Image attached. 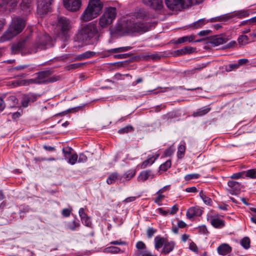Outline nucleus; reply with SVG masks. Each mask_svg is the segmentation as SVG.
I'll use <instances>...</instances> for the list:
<instances>
[{"instance_id":"1","label":"nucleus","mask_w":256,"mask_h":256,"mask_svg":"<svg viewBox=\"0 0 256 256\" xmlns=\"http://www.w3.org/2000/svg\"><path fill=\"white\" fill-rule=\"evenodd\" d=\"M147 16L145 11L140 10L136 12L134 16H128L122 19L118 27V30L124 34L131 32H144L148 30V24L136 21L138 18H143Z\"/></svg>"},{"instance_id":"2","label":"nucleus","mask_w":256,"mask_h":256,"mask_svg":"<svg viewBox=\"0 0 256 256\" xmlns=\"http://www.w3.org/2000/svg\"><path fill=\"white\" fill-rule=\"evenodd\" d=\"M99 30L94 22L89 23L84 26L74 38L75 42L82 44H94L98 41Z\"/></svg>"},{"instance_id":"3","label":"nucleus","mask_w":256,"mask_h":256,"mask_svg":"<svg viewBox=\"0 0 256 256\" xmlns=\"http://www.w3.org/2000/svg\"><path fill=\"white\" fill-rule=\"evenodd\" d=\"M26 26L25 20L20 17L14 18L8 29L0 38V42L8 40L20 34Z\"/></svg>"},{"instance_id":"4","label":"nucleus","mask_w":256,"mask_h":256,"mask_svg":"<svg viewBox=\"0 0 256 256\" xmlns=\"http://www.w3.org/2000/svg\"><path fill=\"white\" fill-rule=\"evenodd\" d=\"M103 5L100 0H90L88 4L80 16L83 22H88L100 14Z\"/></svg>"},{"instance_id":"5","label":"nucleus","mask_w":256,"mask_h":256,"mask_svg":"<svg viewBox=\"0 0 256 256\" xmlns=\"http://www.w3.org/2000/svg\"><path fill=\"white\" fill-rule=\"evenodd\" d=\"M117 15L116 9L114 7H108L98 19L100 30L104 29L110 26L116 19Z\"/></svg>"},{"instance_id":"6","label":"nucleus","mask_w":256,"mask_h":256,"mask_svg":"<svg viewBox=\"0 0 256 256\" xmlns=\"http://www.w3.org/2000/svg\"><path fill=\"white\" fill-rule=\"evenodd\" d=\"M18 0H0V7L7 8L10 6V10H12L16 6ZM32 0H22L20 6L24 11H30Z\"/></svg>"},{"instance_id":"7","label":"nucleus","mask_w":256,"mask_h":256,"mask_svg":"<svg viewBox=\"0 0 256 256\" xmlns=\"http://www.w3.org/2000/svg\"><path fill=\"white\" fill-rule=\"evenodd\" d=\"M167 7L172 10H180L192 5V0H165Z\"/></svg>"},{"instance_id":"8","label":"nucleus","mask_w":256,"mask_h":256,"mask_svg":"<svg viewBox=\"0 0 256 256\" xmlns=\"http://www.w3.org/2000/svg\"><path fill=\"white\" fill-rule=\"evenodd\" d=\"M70 28L71 25L69 20L65 17L58 18L56 29L58 34L66 36Z\"/></svg>"},{"instance_id":"9","label":"nucleus","mask_w":256,"mask_h":256,"mask_svg":"<svg viewBox=\"0 0 256 256\" xmlns=\"http://www.w3.org/2000/svg\"><path fill=\"white\" fill-rule=\"evenodd\" d=\"M52 72L50 70L42 71L37 74L38 84L54 82L60 79L59 76H51Z\"/></svg>"},{"instance_id":"10","label":"nucleus","mask_w":256,"mask_h":256,"mask_svg":"<svg viewBox=\"0 0 256 256\" xmlns=\"http://www.w3.org/2000/svg\"><path fill=\"white\" fill-rule=\"evenodd\" d=\"M52 38L48 34H44L36 41L34 46L37 49L44 50L53 46Z\"/></svg>"},{"instance_id":"11","label":"nucleus","mask_w":256,"mask_h":256,"mask_svg":"<svg viewBox=\"0 0 256 256\" xmlns=\"http://www.w3.org/2000/svg\"><path fill=\"white\" fill-rule=\"evenodd\" d=\"M53 0H37L38 12L42 15L46 14L50 9Z\"/></svg>"},{"instance_id":"12","label":"nucleus","mask_w":256,"mask_h":256,"mask_svg":"<svg viewBox=\"0 0 256 256\" xmlns=\"http://www.w3.org/2000/svg\"><path fill=\"white\" fill-rule=\"evenodd\" d=\"M64 7L68 11L76 12L82 6L81 0H63Z\"/></svg>"},{"instance_id":"13","label":"nucleus","mask_w":256,"mask_h":256,"mask_svg":"<svg viewBox=\"0 0 256 256\" xmlns=\"http://www.w3.org/2000/svg\"><path fill=\"white\" fill-rule=\"evenodd\" d=\"M228 188H227V190L232 195L239 194L242 187L241 184L232 180L228 181Z\"/></svg>"},{"instance_id":"14","label":"nucleus","mask_w":256,"mask_h":256,"mask_svg":"<svg viewBox=\"0 0 256 256\" xmlns=\"http://www.w3.org/2000/svg\"><path fill=\"white\" fill-rule=\"evenodd\" d=\"M28 37L22 38L16 44H14L12 46V52L14 54H16L20 52L25 47Z\"/></svg>"},{"instance_id":"15","label":"nucleus","mask_w":256,"mask_h":256,"mask_svg":"<svg viewBox=\"0 0 256 256\" xmlns=\"http://www.w3.org/2000/svg\"><path fill=\"white\" fill-rule=\"evenodd\" d=\"M208 220L210 221L211 225L216 228H221L225 226L224 221L218 216H210Z\"/></svg>"},{"instance_id":"16","label":"nucleus","mask_w":256,"mask_h":256,"mask_svg":"<svg viewBox=\"0 0 256 256\" xmlns=\"http://www.w3.org/2000/svg\"><path fill=\"white\" fill-rule=\"evenodd\" d=\"M202 214V210L198 206H192L190 208L186 214L187 218L191 219L194 216H200Z\"/></svg>"},{"instance_id":"17","label":"nucleus","mask_w":256,"mask_h":256,"mask_svg":"<svg viewBox=\"0 0 256 256\" xmlns=\"http://www.w3.org/2000/svg\"><path fill=\"white\" fill-rule=\"evenodd\" d=\"M37 100V96L33 94H28L24 95L22 100V105L24 108H26L28 105L34 102Z\"/></svg>"},{"instance_id":"18","label":"nucleus","mask_w":256,"mask_h":256,"mask_svg":"<svg viewBox=\"0 0 256 256\" xmlns=\"http://www.w3.org/2000/svg\"><path fill=\"white\" fill-rule=\"evenodd\" d=\"M143 2L155 10H160L163 7L162 0H143Z\"/></svg>"},{"instance_id":"19","label":"nucleus","mask_w":256,"mask_h":256,"mask_svg":"<svg viewBox=\"0 0 256 256\" xmlns=\"http://www.w3.org/2000/svg\"><path fill=\"white\" fill-rule=\"evenodd\" d=\"M175 245L176 244L174 242H166L162 250V254H169L174 250Z\"/></svg>"},{"instance_id":"20","label":"nucleus","mask_w":256,"mask_h":256,"mask_svg":"<svg viewBox=\"0 0 256 256\" xmlns=\"http://www.w3.org/2000/svg\"><path fill=\"white\" fill-rule=\"evenodd\" d=\"M218 253L220 255L225 256L232 251V248L226 244H220L217 248Z\"/></svg>"},{"instance_id":"21","label":"nucleus","mask_w":256,"mask_h":256,"mask_svg":"<svg viewBox=\"0 0 256 256\" xmlns=\"http://www.w3.org/2000/svg\"><path fill=\"white\" fill-rule=\"evenodd\" d=\"M209 22H212L211 20H206L205 18L200 19L191 24L190 27L194 29L199 28Z\"/></svg>"},{"instance_id":"22","label":"nucleus","mask_w":256,"mask_h":256,"mask_svg":"<svg viewBox=\"0 0 256 256\" xmlns=\"http://www.w3.org/2000/svg\"><path fill=\"white\" fill-rule=\"evenodd\" d=\"M210 110V108L208 107H203L198 109L196 112H194L192 116L194 117L202 116L207 113H208Z\"/></svg>"},{"instance_id":"23","label":"nucleus","mask_w":256,"mask_h":256,"mask_svg":"<svg viewBox=\"0 0 256 256\" xmlns=\"http://www.w3.org/2000/svg\"><path fill=\"white\" fill-rule=\"evenodd\" d=\"M80 226V224L78 220H74L72 222H68L66 224V228L71 230L74 231L76 228H78Z\"/></svg>"},{"instance_id":"24","label":"nucleus","mask_w":256,"mask_h":256,"mask_svg":"<svg viewBox=\"0 0 256 256\" xmlns=\"http://www.w3.org/2000/svg\"><path fill=\"white\" fill-rule=\"evenodd\" d=\"M152 172L150 170H146L142 172L138 177V182H144L148 179L151 175Z\"/></svg>"},{"instance_id":"25","label":"nucleus","mask_w":256,"mask_h":256,"mask_svg":"<svg viewBox=\"0 0 256 256\" xmlns=\"http://www.w3.org/2000/svg\"><path fill=\"white\" fill-rule=\"evenodd\" d=\"M132 47L130 46L120 47L118 48H112L107 50V52L110 53H120L128 51L132 49Z\"/></svg>"},{"instance_id":"26","label":"nucleus","mask_w":256,"mask_h":256,"mask_svg":"<svg viewBox=\"0 0 256 256\" xmlns=\"http://www.w3.org/2000/svg\"><path fill=\"white\" fill-rule=\"evenodd\" d=\"M8 104L10 108H14L18 103V100L15 96L12 95L6 98Z\"/></svg>"},{"instance_id":"27","label":"nucleus","mask_w":256,"mask_h":256,"mask_svg":"<svg viewBox=\"0 0 256 256\" xmlns=\"http://www.w3.org/2000/svg\"><path fill=\"white\" fill-rule=\"evenodd\" d=\"M234 17V15L232 14H228L224 16H222L220 17L217 18H212L211 19L212 22L216 21H227Z\"/></svg>"},{"instance_id":"28","label":"nucleus","mask_w":256,"mask_h":256,"mask_svg":"<svg viewBox=\"0 0 256 256\" xmlns=\"http://www.w3.org/2000/svg\"><path fill=\"white\" fill-rule=\"evenodd\" d=\"M154 242L155 248L157 250H158L162 248L163 245L164 246L166 242L164 241V238L157 236L154 238Z\"/></svg>"},{"instance_id":"29","label":"nucleus","mask_w":256,"mask_h":256,"mask_svg":"<svg viewBox=\"0 0 256 256\" xmlns=\"http://www.w3.org/2000/svg\"><path fill=\"white\" fill-rule=\"evenodd\" d=\"M244 178L254 179L256 178V169H250L244 171Z\"/></svg>"},{"instance_id":"30","label":"nucleus","mask_w":256,"mask_h":256,"mask_svg":"<svg viewBox=\"0 0 256 256\" xmlns=\"http://www.w3.org/2000/svg\"><path fill=\"white\" fill-rule=\"evenodd\" d=\"M96 52H94L87 51L80 54L78 59L80 60L86 59L94 56Z\"/></svg>"},{"instance_id":"31","label":"nucleus","mask_w":256,"mask_h":256,"mask_svg":"<svg viewBox=\"0 0 256 256\" xmlns=\"http://www.w3.org/2000/svg\"><path fill=\"white\" fill-rule=\"evenodd\" d=\"M194 52V48L190 47H186L183 48L178 50L175 52L178 55H180L186 54H190Z\"/></svg>"},{"instance_id":"32","label":"nucleus","mask_w":256,"mask_h":256,"mask_svg":"<svg viewBox=\"0 0 256 256\" xmlns=\"http://www.w3.org/2000/svg\"><path fill=\"white\" fill-rule=\"evenodd\" d=\"M225 42V39L222 37L214 38L211 41L212 44L215 46L222 44Z\"/></svg>"},{"instance_id":"33","label":"nucleus","mask_w":256,"mask_h":256,"mask_svg":"<svg viewBox=\"0 0 256 256\" xmlns=\"http://www.w3.org/2000/svg\"><path fill=\"white\" fill-rule=\"evenodd\" d=\"M250 240L248 237H244V238L240 241L241 246L244 249H248L250 247Z\"/></svg>"},{"instance_id":"34","label":"nucleus","mask_w":256,"mask_h":256,"mask_svg":"<svg viewBox=\"0 0 256 256\" xmlns=\"http://www.w3.org/2000/svg\"><path fill=\"white\" fill-rule=\"evenodd\" d=\"M136 174V171L134 170H130L124 174L122 177H123L126 180H128L132 178Z\"/></svg>"},{"instance_id":"35","label":"nucleus","mask_w":256,"mask_h":256,"mask_svg":"<svg viewBox=\"0 0 256 256\" xmlns=\"http://www.w3.org/2000/svg\"><path fill=\"white\" fill-rule=\"evenodd\" d=\"M85 64V63H74L70 64L66 66V69L68 70L78 68Z\"/></svg>"},{"instance_id":"36","label":"nucleus","mask_w":256,"mask_h":256,"mask_svg":"<svg viewBox=\"0 0 256 256\" xmlns=\"http://www.w3.org/2000/svg\"><path fill=\"white\" fill-rule=\"evenodd\" d=\"M200 196L203 202L206 204L210 205L212 203V200L207 196L205 193L202 191L201 190L200 192Z\"/></svg>"},{"instance_id":"37","label":"nucleus","mask_w":256,"mask_h":256,"mask_svg":"<svg viewBox=\"0 0 256 256\" xmlns=\"http://www.w3.org/2000/svg\"><path fill=\"white\" fill-rule=\"evenodd\" d=\"M155 162L154 156H150L148 159L143 162L141 165L142 168H146L148 165L152 164Z\"/></svg>"},{"instance_id":"38","label":"nucleus","mask_w":256,"mask_h":256,"mask_svg":"<svg viewBox=\"0 0 256 256\" xmlns=\"http://www.w3.org/2000/svg\"><path fill=\"white\" fill-rule=\"evenodd\" d=\"M186 146L184 144H180L178 148V157L179 158H182L185 153Z\"/></svg>"},{"instance_id":"39","label":"nucleus","mask_w":256,"mask_h":256,"mask_svg":"<svg viewBox=\"0 0 256 256\" xmlns=\"http://www.w3.org/2000/svg\"><path fill=\"white\" fill-rule=\"evenodd\" d=\"M194 40V36H183V37L179 38L178 40L177 43L178 44H182V43L184 42H191L193 41Z\"/></svg>"},{"instance_id":"40","label":"nucleus","mask_w":256,"mask_h":256,"mask_svg":"<svg viewBox=\"0 0 256 256\" xmlns=\"http://www.w3.org/2000/svg\"><path fill=\"white\" fill-rule=\"evenodd\" d=\"M239 68L238 63L230 64L226 66L225 70L227 72H230Z\"/></svg>"},{"instance_id":"41","label":"nucleus","mask_w":256,"mask_h":256,"mask_svg":"<svg viewBox=\"0 0 256 256\" xmlns=\"http://www.w3.org/2000/svg\"><path fill=\"white\" fill-rule=\"evenodd\" d=\"M238 40L240 44L244 45L248 42V38L246 35H241L238 37Z\"/></svg>"},{"instance_id":"42","label":"nucleus","mask_w":256,"mask_h":256,"mask_svg":"<svg viewBox=\"0 0 256 256\" xmlns=\"http://www.w3.org/2000/svg\"><path fill=\"white\" fill-rule=\"evenodd\" d=\"M118 174L117 173H112L110 174L106 180V182L108 184L114 183L117 179Z\"/></svg>"},{"instance_id":"43","label":"nucleus","mask_w":256,"mask_h":256,"mask_svg":"<svg viewBox=\"0 0 256 256\" xmlns=\"http://www.w3.org/2000/svg\"><path fill=\"white\" fill-rule=\"evenodd\" d=\"M175 151V148L173 146H170L168 148L166 149L164 152V156H170Z\"/></svg>"},{"instance_id":"44","label":"nucleus","mask_w":256,"mask_h":256,"mask_svg":"<svg viewBox=\"0 0 256 256\" xmlns=\"http://www.w3.org/2000/svg\"><path fill=\"white\" fill-rule=\"evenodd\" d=\"M170 166L171 161L170 160H168L160 166V170L165 172Z\"/></svg>"},{"instance_id":"45","label":"nucleus","mask_w":256,"mask_h":256,"mask_svg":"<svg viewBox=\"0 0 256 256\" xmlns=\"http://www.w3.org/2000/svg\"><path fill=\"white\" fill-rule=\"evenodd\" d=\"M136 256H157L152 254L151 252L148 250H139L136 252Z\"/></svg>"},{"instance_id":"46","label":"nucleus","mask_w":256,"mask_h":256,"mask_svg":"<svg viewBox=\"0 0 256 256\" xmlns=\"http://www.w3.org/2000/svg\"><path fill=\"white\" fill-rule=\"evenodd\" d=\"M78 156L76 154H74L69 158L68 162L72 165H74L78 161Z\"/></svg>"},{"instance_id":"47","label":"nucleus","mask_w":256,"mask_h":256,"mask_svg":"<svg viewBox=\"0 0 256 256\" xmlns=\"http://www.w3.org/2000/svg\"><path fill=\"white\" fill-rule=\"evenodd\" d=\"M200 174H188L184 176V179L186 181H189L192 179H197L199 178Z\"/></svg>"},{"instance_id":"48","label":"nucleus","mask_w":256,"mask_h":256,"mask_svg":"<svg viewBox=\"0 0 256 256\" xmlns=\"http://www.w3.org/2000/svg\"><path fill=\"white\" fill-rule=\"evenodd\" d=\"M234 16H237L238 18H242L248 16V13L246 10H240L237 12L236 14H233Z\"/></svg>"},{"instance_id":"49","label":"nucleus","mask_w":256,"mask_h":256,"mask_svg":"<svg viewBox=\"0 0 256 256\" xmlns=\"http://www.w3.org/2000/svg\"><path fill=\"white\" fill-rule=\"evenodd\" d=\"M133 130V128L132 126H126L120 129L118 132L120 134L127 133L130 132H132Z\"/></svg>"},{"instance_id":"50","label":"nucleus","mask_w":256,"mask_h":256,"mask_svg":"<svg viewBox=\"0 0 256 256\" xmlns=\"http://www.w3.org/2000/svg\"><path fill=\"white\" fill-rule=\"evenodd\" d=\"M29 65L28 64H23V65H19L16 66H14L12 68V72H15V71H22L23 70L28 68Z\"/></svg>"},{"instance_id":"51","label":"nucleus","mask_w":256,"mask_h":256,"mask_svg":"<svg viewBox=\"0 0 256 256\" xmlns=\"http://www.w3.org/2000/svg\"><path fill=\"white\" fill-rule=\"evenodd\" d=\"M136 247L138 249V252L139 250H146L144 249L146 248V246L144 242L142 241H139L136 243Z\"/></svg>"},{"instance_id":"52","label":"nucleus","mask_w":256,"mask_h":256,"mask_svg":"<svg viewBox=\"0 0 256 256\" xmlns=\"http://www.w3.org/2000/svg\"><path fill=\"white\" fill-rule=\"evenodd\" d=\"M230 178L234 179L244 178V171L234 174L232 175L231 176Z\"/></svg>"},{"instance_id":"53","label":"nucleus","mask_w":256,"mask_h":256,"mask_svg":"<svg viewBox=\"0 0 256 256\" xmlns=\"http://www.w3.org/2000/svg\"><path fill=\"white\" fill-rule=\"evenodd\" d=\"M108 252H110L114 254L118 253L120 250L119 248L116 246H110L106 248Z\"/></svg>"},{"instance_id":"54","label":"nucleus","mask_w":256,"mask_h":256,"mask_svg":"<svg viewBox=\"0 0 256 256\" xmlns=\"http://www.w3.org/2000/svg\"><path fill=\"white\" fill-rule=\"evenodd\" d=\"M82 222L86 226L90 227L92 226V222L90 218L87 216L84 218L81 219Z\"/></svg>"},{"instance_id":"55","label":"nucleus","mask_w":256,"mask_h":256,"mask_svg":"<svg viewBox=\"0 0 256 256\" xmlns=\"http://www.w3.org/2000/svg\"><path fill=\"white\" fill-rule=\"evenodd\" d=\"M156 230L152 228H148L146 231L148 236L149 238H151L154 234L156 232Z\"/></svg>"},{"instance_id":"56","label":"nucleus","mask_w":256,"mask_h":256,"mask_svg":"<svg viewBox=\"0 0 256 256\" xmlns=\"http://www.w3.org/2000/svg\"><path fill=\"white\" fill-rule=\"evenodd\" d=\"M158 196L156 198L154 202L157 204L158 206H161L162 204V198H164V196L160 194H158Z\"/></svg>"},{"instance_id":"57","label":"nucleus","mask_w":256,"mask_h":256,"mask_svg":"<svg viewBox=\"0 0 256 256\" xmlns=\"http://www.w3.org/2000/svg\"><path fill=\"white\" fill-rule=\"evenodd\" d=\"M130 54H117L114 56V58L116 59H124L128 58Z\"/></svg>"},{"instance_id":"58","label":"nucleus","mask_w":256,"mask_h":256,"mask_svg":"<svg viewBox=\"0 0 256 256\" xmlns=\"http://www.w3.org/2000/svg\"><path fill=\"white\" fill-rule=\"evenodd\" d=\"M23 81L24 82V85L26 84H38V80L36 77L34 78H30L27 80H23Z\"/></svg>"},{"instance_id":"59","label":"nucleus","mask_w":256,"mask_h":256,"mask_svg":"<svg viewBox=\"0 0 256 256\" xmlns=\"http://www.w3.org/2000/svg\"><path fill=\"white\" fill-rule=\"evenodd\" d=\"M72 148L70 147L62 148V152L64 154V157L66 158L72 153Z\"/></svg>"},{"instance_id":"60","label":"nucleus","mask_w":256,"mask_h":256,"mask_svg":"<svg viewBox=\"0 0 256 256\" xmlns=\"http://www.w3.org/2000/svg\"><path fill=\"white\" fill-rule=\"evenodd\" d=\"M10 86H12L13 87H16L19 86L24 85V82L23 80H14L11 82Z\"/></svg>"},{"instance_id":"61","label":"nucleus","mask_w":256,"mask_h":256,"mask_svg":"<svg viewBox=\"0 0 256 256\" xmlns=\"http://www.w3.org/2000/svg\"><path fill=\"white\" fill-rule=\"evenodd\" d=\"M87 156L84 154H80L78 157V162H85L87 161Z\"/></svg>"},{"instance_id":"62","label":"nucleus","mask_w":256,"mask_h":256,"mask_svg":"<svg viewBox=\"0 0 256 256\" xmlns=\"http://www.w3.org/2000/svg\"><path fill=\"white\" fill-rule=\"evenodd\" d=\"M189 248L190 249L194 252H198V248L196 245V244L193 242H191L189 245Z\"/></svg>"},{"instance_id":"63","label":"nucleus","mask_w":256,"mask_h":256,"mask_svg":"<svg viewBox=\"0 0 256 256\" xmlns=\"http://www.w3.org/2000/svg\"><path fill=\"white\" fill-rule=\"evenodd\" d=\"M71 210L68 208H64L62 210V214L65 217H68L70 216L71 214Z\"/></svg>"},{"instance_id":"64","label":"nucleus","mask_w":256,"mask_h":256,"mask_svg":"<svg viewBox=\"0 0 256 256\" xmlns=\"http://www.w3.org/2000/svg\"><path fill=\"white\" fill-rule=\"evenodd\" d=\"M148 57L153 60H160L161 56L158 54L156 53L149 55Z\"/></svg>"}]
</instances>
